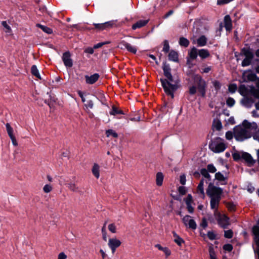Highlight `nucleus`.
<instances>
[{
  "label": "nucleus",
  "mask_w": 259,
  "mask_h": 259,
  "mask_svg": "<svg viewBox=\"0 0 259 259\" xmlns=\"http://www.w3.org/2000/svg\"><path fill=\"white\" fill-rule=\"evenodd\" d=\"M162 69L164 76L166 79H160L162 86L165 93L172 98H174V93L180 87V80L174 78L171 74V68L168 64L163 62Z\"/></svg>",
  "instance_id": "obj_1"
},
{
  "label": "nucleus",
  "mask_w": 259,
  "mask_h": 259,
  "mask_svg": "<svg viewBox=\"0 0 259 259\" xmlns=\"http://www.w3.org/2000/svg\"><path fill=\"white\" fill-rule=\"evenodd\" d=\"M257 125L255 123L252 124L246 120H244L241 125H237L234 128V136L238 141H243L251 137L250 130L256 128Z\"/></svg>",
  "instance_id": "obj_2"
},
{
  "label": "nucleus",
  "mask_w": 259,
  "mask_h": 259,
  "mask_svg": "<svg viewBox=\"0 0 259 259\" xmlns=\"http://www.w3.org/2000/svg\"><path fill=\"white\" fill-rule=\"evenodd\" d=\"M78 96L81 98L82 102L84 103V109L90 115V116L93 115L90 110L94 107V102L90 98L89 94H84L80 91L77 92Z\"/></svg>",
  "instance_id": "obj_3"
},
{
  "label": "nucleus",
  "mask_w": 259,
  "mask_h": 259,
  "mask_svg": "<svg viewBox=\"0 0 259 259\" xmlns=\"http://www.w3.org/2000/svg\"><path fill=\"white\" fill-rule=\"evenodd\" d=\"M210 150L215 153L223 152L227 148V145L224 143V140L219 137H217L209 145Z\"/></svg>",
  "instance_id": "obj_4"
},
{
  "label": "nucleus",
  "mask_w": 259,
  "mask_h": 259,
  "mask_svg": "<svg viewBox=\"0 0 259 259\" xmlns=\"http://www.w3.org/2000/svg\"><path fill=\"white\" fill-rule=\"evenodd\" d=\"M222 193V189L214 186L211 183L209 184L208 188L206 190V193L210 198H221V195Z\"/></svg>",
  "instance_id": "obj_5"
},
{
  "label": "nucleus",
  "mask_w": 259,
  "mask_h": 259,
  "mask_svg": "<svg viewBox=\"0 0 259 259\" xmlns=\"http://www.w3.org/2000/svg\"><path fill=\"white\" fill-rule=\"evenodd\" d=\"M219 225L224 229H226L230 225V219L225 214H221L220 212L214 214Z\"/></svg>",
  "instance_id": "obj_6"
},
{
  "label": "nucleus",
  "mask_w": 259,
  "mask_h": 259,
  "mask_svg": "<svg viewBox=\"0 0 259 259\" xmlns=\"http://www.w3.org/2000/svg\"><path fill=\"white\" fill-rule=\"evenodd\" d=\"M115 24V21L114 20L107 21L102 23H93L95 29L98 31H103L104 30H108L112 27Z\"/></svg>",
  "instance_id": "obj_7"
},
{
  "label": "nucleus",
  "mask_w": 259,
  "mask_h": 259,
  "mask_svg": "<svg viewBox=\"0 0 259 259\" xmlns=\"http://www.w3.org/2000/svg\"><path fill=\"white\" fill-rule=\"evenodd\" d=\"M184 225L192 230H195L197 228V224L195 221L189 215H185L182 219Z\"/></svg>",
  "instance_id": "obj_8"
},
{
  "label": "nucleus",
  "mask_w": 259,
  "mask_h": 259,
  "mask_svg": "<svg viewBox=\"0 0 259 259\" xmlns=\"http://www.w3.org/2000/svg\"><path fill=\"white\" fill-rule=\"evenodd\" d=\"M121 244V242L119 240L115 238H112L109 239L108 245L111 249L112 253L113 254L114 253L116 248L120 246Z\"/></svg>",
  "instance_id": "obj_9"
},
{
  "label": "nucleus",
  "mask_w": 259,
  "mask_h": 259,
  "mask_svg": "<svg viewBox=\"0 0 259 259\" xmlns=\"http://www.w3.org/2000/svg\"><path fill=\"white\" fill-rule=\"evenodd\" d=\"M64 65L67 68H71L73 66V61L71 58V54L69 52H66L63 54L62 57Z\"/></svg>",
  "instance_id": "obj_10"
},
{
  "label": "nucleus",
  "mask_w": 259,
  "mask_h": 259,
  "mask_svg": "<svg viewBox=\"0 0 259 259\" xmlns=\"http://www.w3.org/2000/svg\"><path fill=\"white\" fill-rule=\"evenodd\" d=\"M198 82L197 83L198 89L201 93L202 97H204L205 95V88L206 87V82L200 76L198 77Z\"/></svg>",
  "instance_id": "obj_11"
},
{
  "label": "nucleus",
  "mask_w": 259,
  "mask_h": 259,
  "mask_svg": "<svg viewBox=\"0 0 259 259\" xmlns=\"http://www.w3.org/2000/svg\"><path fill=\"white\" fill-rule=\"evenodd\" d=\"M99 77L100 75L98 73H95L91 76L85 75V82L88 84H94L99 79Z\"/></svg>",
  "instance_id": "obj_12"
},
{
  "label": "nucleus",
  "mask_w": 259,
  "mask_h": 259,
  "mask_svg": "<svg viewBox=\"0 0 259 259\" xmlns=\"http://www.w3.org/2000/svg\"><path fill=\"white\" fill-rule=\"evenodd\" d=\"M221 198H210V207L211 209H214V214H217V213H219L218 211V207L219 204L220 203V200Z\"/></svg>",
  "instance_id": "obj_13"
},
{
  "label": "nucleus",
  "mask_w": 259,
  "mask_h": 259,
  "mask_svg": "<svg viewBox=\"0 0 259 259\" xmlns=\"http://www.w3.org/2000/svg\"><path fill=\"white\" fill-rule=\"evenodd\" d=\"M241 157L242 159H244L249 164L253 165L255 162V160H253L251 155L248 153H242L241 154Z\"/></svg>",
  "instance_id": "obj_14"
},
{
  "label": "nucleus",
  "mask_w": 259,
  "mask_h": 259,
  "mask_svg": "<svg viewBox=\"0 0 259 259\" xmlns=\"http://www.w3.org/2000/svg\"><path fill=\"white\" fill-rule=\"evenodd\" d=\"M224 27L227 31H230L232 28V20L230 16L228 15H226L224 19Z\"/></svg>",
  "instance_id": "obj_15"
},
{
  "label": "nucleus",
  "mask_w": 259,
  "mask_h": 259,
  "mask_svg": "<svg viewBox=\"0 0 259 259\" xmlns=\"http://www.w3.org/2000/svg\"><path fill=\"white\" fill-rule=\"evenodd\" d=\"M148 22V20H141L137 21L136 23L133 25L132 29L135 30L137 28H141L145 26Z\"/></svg>",
  "instance_id": "obj_16"
},
{
  "label": "nucleus",
  "mask_w": 259,
  "mask_h": 259,
  "mask_svg": "<svg viewBox=\"0 0 259 259\" xmlns=\"http://www.w3.org/2000/svg\"><path fill=\"white\" fill-rule=\"evenodd\" d=\"M198 56L202 59H205L210 56L209 51L205 49H201L198 50Z\"/></svg>",
  "instance_id": "obj_17"
},
{
  "label": "nucleus",
  "mask_w": 259,
  "mask_h": 259,
  "mask_svg": "<svg viewBox=\"0 0 259 259\" xmlns=\"http://www.w3.org/2000/svg\"><path fill=\"white\" fill-rule=\"evenodd\" d=\"M203 183H204V180L202 179L200 181V182L197 187V193L199 194V196L202 198H204L205 197V194H204V189H203Z\"/></svg>",
  "instance_id": "obj_18"
},
{
  "label": "nucleus",
  "mask_w": 259,
  "mask_h": 259,
  "mask_svg": "<svg viewBox=\"0 0 259 259\" xmlns=\"http://www.w3.org/2000/svg\"><path fill=\"white\" fill-rule=\"evenodd\" d=\"M207 41V38L205 35L200 36L196 40V43L198 47L205 46Z\"/></svg>",
  "instance_id": "obj_19"
},
{
  "label": "nucleus",
  "mask_w": 259,
  "mask_h": 259,
  "mask_svg": "<svg viewBox=\"0 0 259 259\" xmlns=\"http://www.w3.org/2000/svg\"><path fill=\"white\" fill-rule=\"evenodd\" d=\"M241 53L246 58L252 60L254 57L253 53L250 49L243 48L241 50Z\"/></svg>",
  "instance_id": "obj_20"
},
{
  "label": "nucleus",
  "mask_w": 259,
  "mask_h": 259,
  "mask_svg": "<svg viewBox=\"0 0 259 259\" xmlns=\"http://www.w3.org/2000/svg\"><path fill=\"white\" fill-rule=\"evenodd\" d=\"M155 247L158 248L159 250L162 251L165 253L166 257L169 256L171 254V251L168 247H163L159 244H155Z\"/></svg>",
  "instance_id": "obj_21"
},
{
  "label": "nucleus",
  "mask_w": 259,
  "mask_h": 259,
  "mask_svg": "<svg viewBox=\"0 0 259 259\" xmlns=\"http://www.w3.org/2000/svg\"><path fill=\"white\" fill-rule=\"evenodd\" d=\"M93 175L98 179L100 177V166L97 163H94L92 169Z\"/></svg>",
  "instance_id": "obj_22"
},
{
  "label": "nucleus",
  "mask_w": 259,
  "mask_h": 259,
  "mask_svg": "<svg viewBox=\"0 0 259 259\" xmlns=\"http://www.w3.org/2000/svg\"><path fill=\"white\" fill-rule=\"evenodd\" d=\"M253 242L256 245V247L253 248L254 252L256 254L257 259H259V236L253 237Z\"/></svg>",
  "instance_id": "obj_23"
},
{
  "label": "nucleus",
  "mask_w": 259,
  "mask_h": 259,
  "mask_svg": "<svg viewBox=\"0 0 259 259\" xmlns=\"http://www.w3.org/2000/svg\"><path fill=\"white\" fill-rule=\"evenodd\" d=\"M168 59L174 62L178 61V54L175 51H171L168 54Z\"/></svg>",
  "instance_id": "obj_24"
},
{
  "label": "nucleus",
  "mask_w": 259,
  "mask_h": 259,
  "mask_svg": "<svg viewBox=\"0 0 259 259\" xmlns=\"http://www.w3.org/2000/svg\"><path fill=\"white\" fill-rule=\"evenodd\" d=\"M173 236L174 237V241L179 246H181L183 243H184V240L181 238L175 232H172Z\"/></svg>",
  "instance_id": "obj_25"
},
{
  "label": "nucleus",
  "mask_w": 259,
  "mask_h": 259,
  "mask_svg": "<svg viewBox=\"0 0 259 259\" xmlns=\"http://www.w3.org/2000/svg\"><path fill=\"white\" fill-rule=\"evenodd\" d=\"M198 55V51H197L195 47H193L189 53L190 58L192 60H194L196 59Z\"/></svg>",
  "instance_id": "obj_26"
},
{
  "label": "nucleus",
  "mask_w": 259,
  "mask_h": 259,
  "mask_svg": "<svg viewBox=\"0 0 259 259\" xmlns=\"http://www.w3.org/2000/svg\"><path fill=\"white\" fill-rule=\"evenodd\" d=\"M163 181V175L162 172H158L156 174V183L157 186L162 185Z\"/></svg>",
  "instance_id": "obj_27"
},
{
  "label": "nucleus",
  "mask_w": 259,
  "mask_h": 259,
  "mask_svg": "<svg viewBox=\"0 0 259 259\" xmlns=\"http://www.w3.org/2000/svg\"><path fill=\"white\" fill-rule=\"evenodd\" d=\"M36 26L47 34H52L53 33L52 29L46 26L42 25L40 24H36Z\"/></svg>",
  "instance_id": "obj_28"
},
{
  "label": "nucleus",
  "mask_w": 259,
  "mask_h": 259,
  "mask_svg": "<svg viewBox=\"0 0 259 259\" xmlns=\"http://www.w3.org/2000/svg\"><path fill=\"white\" fill-rule=\"evenodd\" d=\"M179 43L181 46L187 47L189 45L190 42L189 40L186 38L181 37L179 39Z\"/></svg>",
  "instance_id": "obj_29"
},
{
  "label": "nucleus",
  "mask_w": 259,
  "mask_h": 259,
  "mask_svg": "<svg viewBox=\"0 0 259 259\" xmlns=\"http://www.w3.org/2000/svg\"><path fill=\"white\" fill-rule=\"evenodd\" d=\"M253 102L254 101L252 99L248 98H246L244 99L242 101V104H243V105L247 107H250L252 106Z\"/></svg>",
  "instance_id": "obj_30"
},
{
  "label": "nucleus",
  "mask_w": 259,
  "mask_h": 259,
  "mask_svg": "<svg viewBox=\"0 0 259 259\" xmlns=\"http://www.w3.org/2000/svg\"><path fill=\"white\" fill-rule=\"evenodd\" d=\"M252 234L253 237L259 236V220L257 221L256 225L252 228Z\"/></svg>",
  "instance_id": "obj_31"
},
{
  "label": "nucleus",
  "mask_w": 259,
  "mask_h": 259,
  "mask_svg": "<svg viewBox=\"0 0 259 259\" xmlns=\"http://www.w3.org/2000/svg\"><path fill=\"white\" fill-rule=\"evenodd\" d=\"M31 72L32 75L35 76L36 77L40 79V76L38 70L37 69V68L36 65H33L32 66L31 68Z\"/></svg>",
  "instance_id": "obj_32"
},
{
  "label": "nucleus",
  "mask_w": 259,
  "mask_h": 259,
  "mask_svg": "<svg viewBox=\"0 0 259 259\" xmlns=\"http://www.w3.org/2000/svg\"><path fill=\"white\" fill-rule=\"evenodd\" d=\"M200 174L202 175L203 177L207 179L208 181H210L211 176L209 174L208 171L206 168H202L200 170Z\"/></svg>",
  "instance_id": "obj_33"
},
{
  "label": "nucleus",
  "mask_w": 259,
  "mask_h": 259,
  "mask_svg": "<svg viewBox=\"0 0 259 259\" xmlns=\"http://www.w3.org/2000/svg\"><path fill=\"white\" fill-rule=\"evenodd\" d=\"M110 114L115 115L116 114H123V113L122 110L118 109L117 107L113 106L111 111L110 112Z\"/></svg>",
  "instance_id": "obj_34"
},
{
  "label": "nucleus",
  "mask_w": 259,
  "mask_h": 259,
  "mask_svg": "<svg viewBox=\"0 0 259 259\" xmlns=\"http://www.w3.org/2000/svg\"><path fill=\"white\" fill-rule=\"evenodd\" d=\"M126 49L130 52L135 54L137 53V49L136 47L132 46L129 43H127Z\"/></svg>",
  "instance_id": "obj_35"
},
{
  "label": "nucleus",
  "mask_w": 259,
  "mask_h": 259,
  "mask_svg": "<svg viewBox=\"0 0 259 259\" xmlns=\"http://www.w3.org/2000/svg\"><path fill=\"white\" fill-rule=\"evenodd\" d=\"M213 125L217 131H220L222 128V124L220 120L214 119Z\"/></svg>",
  "instance_id": "obj_36"
},
{
  "label": "nucleus",
  "mask_w": 259,
  "mask_h": 259,
  "mask_svg": "<svg viewBox=\"0 0 259 259\" xmlns=\"http://www.w3.org/2000/svg\"><path fill=\"white\" fill-rule=\"evenodd\" d=\"M6 127L9 137L11 138L14 136L13 134V129L9 123H6Z\"/></svg>",
  "instance_id": "obj_37"
},
{
  "label": "nucleus",
  "mask_w": 259,
  "mask_h": 259,
  "mask_svg": "<svg viewBox=\"0 0 259 259\" xmlns=\"http://www.w3.org/2000/svg\"><path fill=\"white\" fill-rule=\"evenodd\" d=\"M215 179L219 181H224L226 178L221 172H218L215 174Z\"/></svg>",
  "instance_id": "obj_38"
},
{
  "label": "nucleus",
  "mask_w": 259,
  "mask_h": 259,
  "mask_svg": "<svg viewBox=\"0 0 259 259\" xmlns=\"http://www.w3.org/2000/svg\"><path fill=\"white\" fill-rule=\"evenodd\" d=\"M106 136L107 137H109L110 136H112L114 138H117L118 137V134L117 133H116L115 131H114L112 130H108L106 132Z\"/></svg>",
  "instance_id": "obj_39"
},
{
  "label": "nucleus",
  "mask_w": 259,
  "mask_h": 259,
  "mask_svg": "<svg viewBox=\"0 0 259 259\" xmlns=\"http://www.w3.org/2000/svg\"><path fill=\"white\" fill-rule=\"evenodd\" d=\"M68 188L73 192H78V187L74 183L68 184Z\"/></svg>",
  "instance_id": "obj_40"
},
{
  "label": "nucleus",
  "mask_w": 259,
  "mask_h": 259,
  "mask_svg": "<svg viewBox=\"0 0 259 259\" xmlns=\"http://www.w3.org/2000/svg\"><path fill=\"white\" fill-rule=\"evenodd\" d=\"M235 103V100L231 97L228 98L226 101V104H227V106L229 107H233Z\"/></svg>",
  "instance_id": "obj_41"
},
{
  "label": "nucleus",
  "mask_w": 259,
  "mask_h": 259,
  "mask_svg": "<svg viewBox=\"0 0 259 259\" xmlns=\"http://www.w3.org/2000/svg\"><path fill=\"white\" fill-rule=\"evenodd\" d=\"M252 60L245 58L242 61V66L246 67L249 66L251 64Z\"/></svg>",
  "instance_id": "obj_42"
},
{
  "label": "nucleus",
  "mask_w": 259,
  "mask_h": 259,
  "mask_svg": "<svg viewBox=\"0 0 259 259\" xmlns=\"http://www.w3.org/2000/svg\"><path fill=\"white\" fill-rule=\"evenodd\" d=\"M233 233L231 230L225 231L224 237L226 238L230 239L233 237Z\"/></svg>",
  "instance_id": "obj_43"
},
{
  "label": "nucleus",
  "mask_w": 259,
  "mask_h": 259,
  "mask_svg": "<svg viewBox=\"0 0 259 259\" xmlns=\"http://www.w3.org/2000/svg\"><path fill=\"white\" fill-rule=\"evenodd\" d=\"M207 171L209 172L214 173L217 171V169L212 164H209L207 166Z\"/></svg>",
  "instance_id": "obj_44"
},
{
  "label": "nucleus",
  "mask_w": 259,
  "mask_h": 259,
  "mask_svg": "<svg viewBox=\"0 0 259 259\" xmlns=\"http://www.w3.org/2000/svg\"><path fill=\"white\" fill-rule=\"evenodd\" d=\"M53 189L52 186L50 184H46L43 187V191L46 193H48L52 191Z\"/></svg>",
  "instance_id": "obj_45"
},
{
  "label": "nucleus",
  "mask_w": 259,
  "mask_h": 259,
  "mask_svg": "<svg viewBox=\"0 0 259 259\" xmlns=\"http://www.w3.org/2000/svg\"><path fill=\"white\" fill-rule=\"evenodd\" d=\"M169 50V46L168 44V41L167 40H165L163 41V51L165 53H167Z\"/></svg>",
  "instance_id": "obj_46"
},
{
  "label": "nucleus",
  "mask_w": 259,
  "mask_h": 259,
  "mask_svg": "<svg viewBox=\"0 0 259 259\" xmlns=\"http://www.w3.org/2000/svg\"><path fill=\"white\" fill-rule=\"evenodd\" d=\"M237 89V87L236 84H231L229 86L228 88L229 91L231 93H235Z\"/></svg>",
  "instance_id": "obj_47"
},
{
  "label": "nucleus",
  "mask_w": 259,
  "mask_h": 259,
  "mask_svg": "<svg viewBox=\"0 0 259 259\" xmlns=\"http://www.w3.org/2000/svg\"><path fill=\"white\" fill-rule=\"evenodd\" d=\"M108 229L112 233H115L116 232V227L113 223L109 225Z\"/></svg>",
  "instance_id": "obj_48"
},
{
  "label": "nucleus",
  "mask_w": 259,
  "mask_h": 259,
  "mask_svg": "<svg viewBox=\"0 0 259 259\" xmlns=\"http://www.w3.org/2000/svg\"><path fill=\"white\" fill-rule=\"evenodd\" d=\"M127 43L128 42L125 41V40H122L119 43L118 47L122 50L126 49Z\"/></svg>",
  "instance_id": "obj_49"
},
{
  "label": "nucleus",
  "mask_w": 259,
  "mask_h": 259,
  "mask_svg": "<svg viewBox=\"0 0 259 259\" xmlns=\"http://www.w3.org/2000/svg\"><path fill=\"white\" fill-rule=\"evenodd\" d=\"M106 223L104 225L102 228V233L103 235V239L104 241H107V233L106 231Z\"/></svg>",
  "instance_id": "obj_50"
},
{
  "label": "nucleus",
  "mask_w": 259,
  "mask_h": 259,
  "mask_svg": "<svg viewBox=\"0 0 259 259\" xmlns=\"http://www.w3.org/2000/svg\"><path fill=\"white\" fill-rule=\"evenodd\" d=\"M210 259H217L215 251L212 248H210L209 250Z\"/></svg>",
  "instance_id": "obj_51"
},
{
  "label": "nucleus",
  "mask_w": 259,
  "mask_h": 259,
  "mask_svg": "<svg viewBox=\"0 0 259 259\" xmlns=\"http://www.w3.org/2000/svg\"><path fill=\"white\" fill-rule=\"evenodd\" d=\"M232 156H233L234 160L235 161H238V160H240L241 158H242L241 154H240V153H239L238 152H235V153H233Z\"/></svg>",
  "instance_id": "obj_52"
},
{
  "label": "nucleus",
  "mask_w": 259,
  "mask_h": 259,
  "mask_svg": "<svg viewBox=\"0 0 259 259\" xmlns=\"http://www.w3.org/2000/svg\"><path fill=\"white\" fill-rule=\"evenodd\" d=\"M247 77L250 81H255L256 79V75L254 73H251L247 75Z\"/></svg>",
  "instance_id": "obj_53"
},
{
  "label": "nucleus",
  "mask_w": 259,
  "mask_h": 259,
  "mask_svg": "<svg viewBox=\"0 0 259 259\" xmlns=\"http://www.w3.org/2000/svg\"><path fill=\"white\" fill-rule=\"evenodd\" d=\"M234 133L231 131H228L226 133V138L228 140H231L233 139Z\"/></svg>",
  "instance_id": "obj_54"
},
{
  "label": "nucleus",
  "mask_w": 259,
  "mask_h": 259,
  "mask_svg": "<svg viewBox=\"0 0 259 259\" xmlns=\"http://www.w3.org/2000/svg\"><path fill=\"white\" fill-rule=\"evenodd\" d=\"M223 249L228 251H231L233 249V246L230 244H226L223 246Z\"/></svg>",
  "instance_id": "obj_55"
},
{
  "label": "nucleus",
  "mask_w": 259,
  "mask_h": 259,
  "mask_svg": "<svg viewBox=\"0 0 259 259\" xmlns=\"http://www.w3.org/2000/svg\"><path fill=\"white\" fill-rule=\"evenodd\" d=\"M207 235L208 238L211 240L215 239V234L212 231H208Z\"/></svg>",
  "instance_id": "obj_56"
},
{
  "label": "nucleus",
  "mask_w": 259,
  "mask_h": 259,
  "mask_svg": "<svg viewBox=\"0 0 259 259\" xmlns=\"http://www.w3.org/2000/svg\"><path fill=\"white\" fill-rule=\"evenodd\" d=\"M213 85L215 88V90L218 91L221 88V84L219 81L217 80H214L212 82Z\"/></svg>",
  "instance_id": "obj_57"
},
{
  "label": "nucleus",
  "mask_w": 259,
  "mask_h": 259,
  "mask_svg": "<svg viewBox=\"0 0 259 259\" xmlns=\"http://www.w3.org/2000/svg\"><path fill=\"white\" fill-rule=\"evenodd\" d=\"M180 183L182 185H185L186 182V179L185 175L183 174V175L180 176Z\"/></svg>",
  "instance_id": "obj_58"
},
{
  "label": "nucleus",
  "mask_w": 259,
  "mask_h": 259,
  "mask_svg": "<svg viewBox=\"0 0 259 259\" xmlns=\"http://www.w3.org/2000/svg\"><path fill=\"white\" fill-rule=\"evenodd\" d=\"M109 43V42H108V41L98 43L97 44L95 45L94 46V49H98V48L102 47L103 45H106V44H108Z\"/></svg>",
  "instance_id": "obj_59"
},
{
  "label": "nucleus",
  "mask_w": 259,
  "mask_h": 259,
  "mask_svg": "<svg viewBox=\"0 0 259 259\" xmlns=\"http://www.w3.org/2000/svg\"><path fill=\"white\" fill-rule=\"evenodd\" d=\"M233 0H218L217 4L219 5H224L226 4H228Z\"/></svg>",
  "instance_id": "obj_60"
},
{
  "label": "nucleus",
  "mask_w": 259,
  "mask_h": 259,
  "mask_svg": "<svg viewBox=\"0 0 259 259\" xmlns=\"http://www.w3.org/2000/svg\"><path fill=\"white\" fill-rule=\"evenodd\" d=\"M200 226L204 229L207 226V222L205 218H203L200 224Z\"/></svg>",
  "instance_id": "obj_61"
},
{
  "label": "nucleus",
  "mask_w": 259,
  "mask_h": 259,
  "mask_svg": "<svg viewBox=\"0 0 259 259\" xmlns=\"http://www.w3.org/2000/svg\"><path fill=\"white\" fill-rule=\"evenodd\" d=\"M196 92V88L195 86H192L189 89V93L191 95H194Z\"/></svg>",
  "instance_id": "obj_62"
},
{
  "label": "nucleus",
  "mask_w": 259,
  "mask_h": 259,
  "mask_svg": "<svg viewBox=\"0 0 259 259\" xmlns=\"http://www.w3.org/2000/svg\"><path fill=\"white\" fill-rule=\"evenodd\" d=\"M227 207L230 211H234L235 208V206L232 203H229L227 204Z\"/></svg>",
  "instance_id": "obj_63"
},
{
  "label": "nucleus",
  "mask_w": 259,
  "mask_h": 259,
  "mask_svg": "<svg viewBox=\"0 0 259 259\" xmlns=\"http://www.w3.org/2000/svg\"><path fill=\"white\" fill-rule=\"evenodd\" d=\"M67 255L64 252H61L59 254L58 259H66Z\"/></svg>",
  "instance_id": "obj_64"
}]
</instances>
